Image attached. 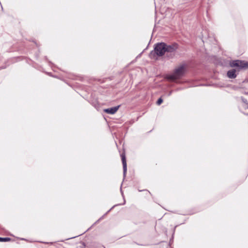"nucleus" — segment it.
I'll return each instance as SVG.
<instances>
[{"instance_id": "obj_8", "label": "nucleus", "mask_w": 248, "mask_h": 248, "mask_svg": "<svg viewBox=\"0 0 248 248\" xmlns=\"http://www.w3.org/2000/svg\"><path fill=\"white\" fill-rule=\"evenodd\" d=\"M163 102V100L160 98L157 101V104L160 105Z\"/></svg>"}, {"instance_id": "obj_6", "label": "nucleus", "mask_w": 248, "mask_h": 248, "mask_svg": "<svg viewBox=\"0 0 248 248\" xmlns=\"http://www.w3.org/2000/svg\"><path fill=\"white\" fill-rule=\"evenodd\" d=\"M235 73L236 70L235 69L229 70L227 73V76L229 78H234L236 76Z\"/></svg>"}, {"instance_id": "obj_10", "label": "nucleus", "mask_w": 248, "mask_h": 248, "mask_svg": "<svg viewBox=\"0 0 248 248\" xmlns=\"http://www.w3.org/2000/svg\"><path fill=\"white\" fill-rule=\"evenodd\" d=\"M247 108H248V106L247 107Z\"/></svg>"}, {"instance_id": "obj_3", "label": "nucleus", "mask_w": 248, "mask_h": 248, "mask_svg": "<svg viewBox=\"0 0 248 248\" xmlns=\"http://www.w3.org/2000/svg\"><path fill=\"white\" fill-rule=\"evenodd\" d=\"M231 65L232 67L237 66L240 68H246L248 67V62L237 60L232 62L231 63Z\"/></svg>"}, {"instance_id": "obj_5", "label": "nucleus", "mask_w": 248, "mask_h": 248, "mask_svg": "<svg viewBox=\"0 0 248 248\" xmlns=\"http://www.w3.org/2000/svg\"><path fill=\"white\" fill-rule=\"evenodd\" d=\"M121 157L123 165L124 174V175H125L127 170V166L125 155L124 154H122Z\"/></svg>"}, {"instance_id": "obj_7", "label": "nucleus", "mask_w": 248, "mask_h": 248, "mask_svg": "<svg viewBox=\"0 0 248 248\" xmlns=\"http://www.w3.org/2000/svg\"><path fill=\"white\" fill-rule=\"evenodd\" d=\"M10 240L9 238H2L0 237V242H6Z\"/></svg>"}, {"instance_id": "obj_2", "label": "nucleus", "mask_w": 248, "mask_h": 248, "mask_svg": "<svg viewBox=\"0 0 248 248\" xmlns=\"http://www.w3.org/2000/svg\"><path fill=\"white\" fill-rule=\"evenodd\" d=\"M186 68V64H181L175 69L172 75L169 76L168 78L171 80H175L180 78L185 74Z\"/></svg>"}, {"instance_id": "obj_9", "label": "nucleus", "mask_w": 248, "mask_h": 248, "mask_svg": "<svg viewBox=\"0 0 248 248\" xmlns=\"http://www.w3.org/2000/svg\"><path fill=\"white\" fill-rule=\"evenodd\" d=\"M243 102L245 103L246 105L248 104V103L247 102V100L246 99H245L244 98H242Z\"/></svg>"}, {"instance_id": "obj_1", "label": "nucleus", "mask_w": 248, "mask_h": 248, "mask_svg": "<svg viewBox=\"0 0 248 248\" xmlns=\"http://www.w3.org/2000/svg\"><path fill=\"white\" fill-rule=\"evenodd\" d=\"M178 48L176 44L171 45H167L164 43L157 44L155 47V53L158 56H162L165 53L174 52Z\"/></svg>"}, {"instance_id": "obj_4", "label": "nucleus", "mask_w": 248, "mask_h": 248, "mask_svg": "<svg viewBox=\"0 0 248 248\" xmlns=\"http://www.w3.org/2000/svg\"><path fill=\"white\" fill-rule=\"evenodd\" d=\"M119 107L120 106H118L115 107L107 108L104 109V111L108 114H113L117 112Z\"/></svg>"}]
</instances>
